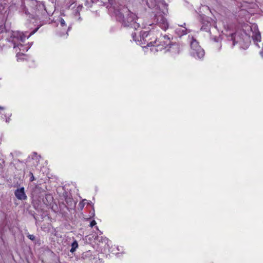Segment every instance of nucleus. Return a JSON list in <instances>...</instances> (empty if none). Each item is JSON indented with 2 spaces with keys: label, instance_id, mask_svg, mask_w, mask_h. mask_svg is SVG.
<instances>
[{
  "label": "nucleus",
  "instance_id": "3",
  "mask_svg": "<svg viewBox=\"0 0 263 263\" xmlns=\"http://www.w3.org/2000/svg\"><path fill=\"white\" fill-rule=\"evenodd\" d=\"M154 23L158 24L162 29L166 30L168 27V24L166 18L161 14L155 15L154 18Z\"/></svg>",
  "mask_w": 263,
  "mask_h": 263
},
{
  "label": "nucleus",
  "instance_id": "10",
  "mask_svg": "<svg viewBox=\"0 0 263 263\" xmlns=\"http://www.w3.org/2000/svg\"><path fill=\"white\" fill-rule=\"evenodd\" d=\"M160 40L164 41V45H169L171 43V41L168 35H165L162 36Z\"/></svg>",
  "mask_w": 263,
  "mask_h": 263
},
{
  "label": "nucleus",
  "instance_id": "11",
  "mask_svg": "<svg viewBox=\"0 0 263 263\" xmlns=\"http://www.w3.org/2000/svg\"><path fill=\"white\" fill-rule=\"evenodd\" d=\"M78 247V243L77 240H74L71 244V248L70 250L71 253H73Z\"/></svg>",
  "mask_w": 263,
  "mask_h": 263
},
{
  "label": "nucleus",
  "instance_id": "12",
  "mask_svg": "<svg viewBox=\"0 0 263 263\" xmlns=\"http://www.w3.org/2000/svg\"><path fill=\"white\" fill-rule=\"evenodd\" d=\"M83 8V6L81 5H79L76 8V11H77V12H78V15H80V12L81 11L82 9Z\"/></svg>",
  "mask_w": 263,
  "mask_h": 263
},
{
  "label": "nucleus",
  "instance_id": "19",
  "mask_svg": "<svg viewBox=\"0 0 263 263\" xmlns=\"http://www.w3.org/2000/svg\"><path fill=\"white\" fill-rule=\"evenodd\" d=\"M75 15H76V16H79V15H78V12H77V11H76Z\"/></svg>",
  "mask_w": 263,
  "mask_h": 263
},
{
  "label": "nucleus",
  "instance_id": "6",
  "mask_svg": "<svg viewBox=\"0 0 263 263\" xmlns=\"http://www.w3.org/2000/svg\"><path fill=\"white\" fill-rule=\"evenodd\" d=\"M14 194L16 197L19 200H26L27 198V197L25 193V190L24 187L16 190L15 191Z\"/></svg>",
  "mask_w": 263,
  "mask_h": 263
},
{
  "label": "nucleus",
  "instance_id": "14",
  "mask_svg": "<svg viewBox=\"0 0 263 263\" xmlns=\"http://www.w3.org/2000/svg\"><path fill=\"white\" fill-rule=\"evenodd\" d=\"M132 38L134 41L135 42H137V34L136 33L134 32L132 34Z\"/></svg>",
  "mask_w": 263,
  "mask_h": 263
},
{
  "label": "nucleus",
  "instance_id": "8",
  "mask_svg": "<svg viewBox=\"0 0 263 263\" xmlns=\"http://www.w3.org/2000/svg\"><path fill=\"white\" fill-rule=\"evenodd\" d=\"M149 34V33L147 31L143 32L140 36V40H138L140 45L145 44L146 41V38Z\"/></svg>",
  "mask_w": 263,
  "mask_h": 263
},
{
  "label": "nucleus",
  "instance_id": "20",
  "mask_svg": "<svg viewBox=\"0 0 263 263\" xmlns=\"http://www.w3.org/2000/svg\"><path fill=\"white\" fill-rule=\"evenodd\" d=\"M20 39L21 41H23V37L22 36H20Z\"/></svg>",
  "mask_w": 263,
  "mask_h": 263
},
{
  "label": "nucleus",
  "instance_id": "2",
  "mask_svg": "<svg viewBox=\"0 0 263 263\" xmlns=\"http://www.w3.org/2000/svg\"><path fill=\"white\" fill-rule=\"evenodd\" d=\"M191 54L195 58L201 59L204 56V50L199 45L198 42L193 37H191L190 42Z\"/></svg>",
  "mask_w": 263,
  "mask_h": 263
},
{
  "label": "nucleus",
  "instance_id": "23",
  "mask_svg": "<svg viewBox=\"0 0 263 263\" xmlns=\"http://www.w3.org/2000/svg\"><path fill=\"white\" fill-rule=\"evenodd\" d=\"M4 109V108L3 107L0 106V109Z\"/></svg>",
  "mask_w": 263,
  "mask_h": 263
},
{
  "label": "nucleus",
  "instance_id": "24",
  "mask_svg": "<svg viewBox=\"0 0 263 263\" xmlns=\"http://www.w3.org/2000/svg\"><path fill=\"white\" fill-rule=\"evenodd\" d=\"M16 47V45L15 44H14V48H15Z\"/></svg>",
  "mask_w": 263,
  "mask_h": 263
},
{
  "label": "nucleus",
  "instance_id": "1",
  "mask_svg": "<svg viewBox=\"0 0 263 263\" xmlns=\"http://www.w3.org/2000/svg\"><path fill=\"white\" fill-rule=\"evenodd\" d=\"M117 20L124 26L137 29L140 27L137 22V17L135 14L132 12L126 7L119 5L115 8Z\"/></svg>",
  "mask_w": 263,
  "mask_h": 263
},
{
  "label": "nucleus",
  "instance_id": "9",
  "mask_svg": "<svg viewBox=\"0 0 263 263\" xmlns=\"http://www.w3.org/2000/svg\"><path fill=\"white\" fill-rule=\"evenodd\" d=\"M44 191V190L40 185H35L32 190L33 195L37 196Z\"/></svg>",
  "mask_w": 263,
  "mask_h": 263
},
{
  "label": "nucleus",
  "instance_id": "18",
  "mask_svg": "<svg viewBox=\"0 0 263 263\" xmlns=\"http://www.w3.org/2000/svg\"><path fill=\"white\" fill-rule=\"evenodd\" d=\"M37 29H38V28L35 29L34 30H33V31L30 33V34H32L34 33L37 31Z\"/></svg>",
  "mask_w": 263,
  "mask_h": 263
},
{
  "label": "nucleus",
  "instance_id": "4",
  "mask_svg": "<svg viewBox=\"0 0 263 263\" xmlns=\"http://www.w3.org/2000/svg\"><path fill=\"white\" fill-rule=\"evenodd\" d=\"M159 42V43H157V41L156 40L154 42L153 44L152 42L148 43L147 46H153V47L151 49L152 51H161L162 49L165 48L168 45H164V41L161 40Z\"/></svg>",
  "mask_w": 263,
  "mask_h": 263
},
{
  "label": "nucleus",
  "instance_id": "7",
  "mask_svg": "<svg viewBox=\"0 0 263 263\" xmlns=\"http://www.w3.org/2000/svg\"><path fill=\"white\" fill-rule=\"evenodd\" d=\"M254 33L252 36L253 40L256 42H260L261 40V34L260 32L258 31V29L256 26L254 27Z\"/></svg>",
  "mask_w": 263,
  "mask_h": 263
},
{
  "label": "nucleus",
  "instance_id": "17",
  "mask_svg": "<svg viewBox=\"0 0 263 263\" xmlns=\"http://www.w3.org/2000/svg\"><path fill=\"white\" fill-rule=\"evenodd\" d=\"M96 224V221L95 220L91 221V222L90 223V226L91 227H93Z\"/></svg>",
  "mask_w": 263,
  "mask_h": 263
},
{
  "label": "nucleus",
  "instance_id": "21",
  "mask_svg": "<svg viewBox=\"0 0 263 263\" xmlns=\"http://www.w3.org/2000/svg\"><path fill=\"white\" fill-rule=\"evenodd\" d=\"M234 33H232V34H231V36H232V39H233V37H234Z\"/></svg>",
  "mask_w": 263,
  "mask_h": 263
},
{
  "label": "nucleus",
  "instance_id": "5",
  "mask_svg": "<svg viewBox=\"0 0 263 263\" xmlns=\"http://www.w3.org/2000/svg\"><path fill=\"white\" fill-rule=\"evenodd\" d=\"M213 23V20L206 16H203L202 17V26L201 27V30H205V31H209L210 26Z\"/></svg>",
  "mask_w": 263,
  "mask_h": 263
},
{
  "label": "nucleus",
  "instance_id": "22",
  "mask_svg": "<svg viewBox=\"0 0 263 263\" xmlns=\"http://www.w3.org/2000/svg\"><path fill=\"white\" fill-rule=\"evenodd\" d=\"M46 196H47V198L49 197V198H52V197H51V196H50V195H46Z\"/></svg>",
  "mask_w": 263,
  "mask_h": 263
},
{
  "label": "nucleus",
  "instance_id": "16",
  "mask_svg": "<svg viewBox=\"0 0 263 263\" xmlns=\"http://www.w3.org/2000/svg\"><path fill=\"white\" fill-rule=\"evenodd\" d=\"M29 175L30 176V181H33L34 180V176L33 175V173H31V172H30L29 173Z\"/></svg>",
  "mask_w": 263,
  "mask_h": 263
},
{
  "label": "nucleus",
  "instance_id": "15",
  "mask_svg": "<svg viewBox=\"0 0 263 263\" xmlns=\"http://www.w3.org/2000/svg\"><path fill=\"white\" fill-rule=\"evenodd\" d=\"M60 24H61V26H62V27H64V26H65V25H66V24H65V21L64 20V19L61 18V19L60 20Z\"/></svg>",
  "mask_w": 263,
  "mask_h": 263
},
{
  "label": "nucleus",
  "instance_id": "13",
  "mask_svg": "<svg viewBox=\"0 0 263 263\" xmlns=\"http://www.w3.org/2000/svg\"><path fill=\"white\" fill-rule=\"evenodd\" d=\"M27 237L29 239H30L31 240H34L35 239V237L33 235L29 234L28 235Z\"/></svg>",
  "mask_w": 263,
  "mask_h": 263
}]
</instances>
